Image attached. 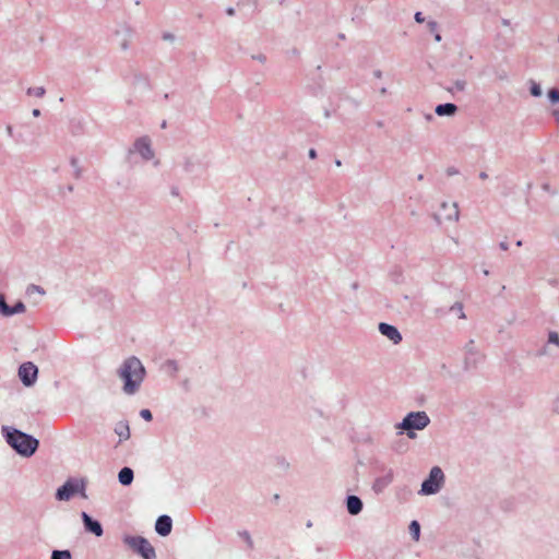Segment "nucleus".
<instances>
[{
    "mask_svg": "<svg viewBox=\"0 0 559 559\" xmlns=\"http://www.w3.org/2000/svg\"><path fill=\"white\" fill-rule=\"evenodd\" d=\"M448 204L445 202L442 203V207L445 209Z\"/></svg>",
    "mask_w": 559,
    "mask_h": 559,
    "instance_id": "nucleus-57",
    "label": "nucleus"
},
{
    "mask_svg": "<svg viewBox=\"0 0 559 559\" xmlns=\"http://www.w3.org/2000/svg\"><path fill=\"white\" fill-rule=\"evenodd\" d=\"M160 369L170 378H175L180 370V366L175 359H167L162 364Z\"/></svg>",
    "mask_w": 559,
    "mask_h": 559,
    "instance_id": "nucleus-13",
    "label": "nucleus"
},
{
    "mask_svg": "<svg viewBox=\"0 0 559 559\" xmlns=\"http://www.w3.org/2000/svg\"><path fill=\"white\" fill-rule=\"evenodd\" d=\"M7 132H8V134H9L10 136H12V135H13V128H12V126H8V127H7Z\"/></svg>",
    "mask_w": 559,
    "mask_h": 559,
    "instance_id": "nucleus-45",
    "label": "nucleus"
},
{
    "mask_svg": "<svg viewBox=\"0 0 559 559\" xmlns=\"http://www.w3.org/2000/svg\"><path fill=\"white\" fill-rule=\"evenodd\" d=\"M558 41H559V35H558Z\"/></svg>",
    "mask_w": 559,
    "mask_h": 559,
    "instance_id": "nucleus-60",
    "label": "nucleus"
},
{
    "mask_svg": "<svg viewBox=\"0 0 559 559\" xmlns=\"http://www.w3.org/2000/svg\"><path fill=\"white\" fill-rule=\"evenodd\" d=\"M83 524H100L98 521L94 520L86 512H82Z\"/></svg>",
    "mask_w": 559,
    "mask_h": 559,
    "instance_id": "nucleus-31",
    "label": "nucleus"
},
{
    "mask_svg": "<svg viewBox=\"0 0 559 559\" xmlns=\"http://www.w3.org/2000/svg\"><path fill=\"white\" fill-rule=\"evenodd\" d=\"M32 114H33L34 117H39L40 116V110L37 109V108L33 109Z\"/></svg>",
    "mask_w": 559,
    "mask_h": 559,
    "instance_id": "nucleus-44",
    "label": "nucleus"
},
{
    "mask_svg": "<svg viewBox=\"0 0 559 559\" xmlns=\"http://www.w3.org/2000/svg\"><path fill=\"white\" fill-rule=\"evenodd\" d=\"M346 508L349 514L356 515L362 510V501L358 496L349 495L346 498Z\"/></svg>",
    "mask_w": 559,
    "mask_h": 559,
    "instance_id": "nucleus-12",
    "label": "nucleus"
},
{
    "mask_svg": "<svg viewBox=\"0 0 559 559\" xmlns=\"http://www.w3.org/2000/svg\"><path fill=\"white\" fill-rule=\"evenodd\" d=\"M38 376V368L31 361L23 362L19 367V378L25 386H32Z\"/></svg>",
    "mask_w": 559,
    "mask_h": 559,
    "instance_id": "nucleus-9",
    "label": "nucleus"
},
{
    "mask_svg": "<svg viewBox=\"0 0 559 559\" xmlns=\"http://www.w3.org/2000/svg\"><path fill=\"white\" fill-rule=\"evenodd\" d=\"M51 559H71V554L68 550H55Z\"/></svg>",
    "mask_w": 559,
    "mask_h": 559,
    "instance_id": "nucleus-25",
    "label": "nucleus"
},
{
    "mask_svg": "<svg viewBox=\"0 0 559 559\" xmlns=\"http://www.w3.org/2000/svg\"><path fill=\"white\" fill-rule=\"evenodd\" d=\"M457 111V106L455 104H452V103H445V104H440L436 107L435 109V112L438 115V116H448V117H451L453 116L455 112Z\"/></svg>",
    "mask_w": 559,
    "mask_h": 559,
    "instance_id": "nucleus-14",
    "label": "nucleus"
},
{
    "mask_svg": "<svg viewBox=\"0 0 559 559\" xmlns=\"http://www.w3.org/2000/svg\"><path fill=\"white\" fill-rule=\"evenodd\" d=\"M502 23H503L504 25H509V21H508V20H503V21H502Z\"/></svg>",
    "mask_w": 559,
    "mask_h": 559,
    "instance_id": "nucleus-55",
    "label": "nucleus"
},
{
    "mask_svg": "<svg viewBox=\"0 0 559 559\" xmlns=\"http://www.w3.org/2000/svg\"><path fill=\"white\" fill-rule=\"evenodd\" d=\"M456 173H457V171H456L455 169H449V170H448V174H449V175H455Z\"/></svg>",
    "mask_w": 559,
    "mask_h": 559,
    "instance_id": "nucleus-50",
    "label": "nucleus"
},
{
    "mask_svg": "<svg viewBox=\"0 0 559 559\" xmlns=\"http://www.w3.org/2000/svg\"><path fill=\"white\" fill-rule=\"evenodd\" d=\"M479 178H480V179H483V180L487 179V178H488L487 173L481 171V173L479 174Z\"/></svg>",
    "mask_w": 559,
    "mask_h": 559,
    "instance_id": "nucleus-46",
    "label": "nucleus"
},
{
    "mask_svg": "<svg viewBox=\"0 0 559 559\" xmlns=\"http://www.w3.org/2000/svg\"><path fill=\"white\" fill-rule=\"evenodd\" d=\"M499 247H500L501 250H504V251L509 249V245H508L507 241H501L499 243Z\"/></svg>",
    "mask_w": 559,
    "mask_h": 559,
    "instance_id": "nucleus-40",
    "label": "nucleus"
},
{
    "mask_svg": "<svg viewBox=\"0 0 559 559\" xmlns=\"http://www.w3.org/2000/svg\"><path fill=\"white\" fill-rule=\"evenodd\" d=\"M1 432L7 443L22 456L29 457L38 449L39 441L19 429L2 426Z\"/></svg>",
    "mask_w": 559,
    "mask_h": 559,
    "instance_id": "nucleus-2",
    "label": "nucleus"
},
{
    "mask_svg": "<svg viewBox=\"0 0 559 559\" xmlns=\"http://www.w3.org/2000/svg\"><path fill=\"white\" fill-rule=\"evenodd\" d=\"M460 217L457 203H453L450 210V213L447 215V219L449 221H457Z\"/></svg>",
    "mask_w": 559,
    "mask_h": 559,
    "instance_id": "nucleus-23",
    "label": "nucleus"
},
{
    "mask_svg": "<svg viewBox=\"0 0 559 559\" xmlns=\"http://www.w3.org/2000/svg\"><path fill=\"white\" fill-rule=\"evenodd\" d=\"M140 416L146 421H150L153 418L152 412L147 408L142 409L140 412Z\"/></svg>",
    "mask_w": 559,
    "mask_h": 559,
    "instance_id": "nucleus-34",
    "label": "nucleus"
},
{
    "mask_svg": "<svg viewBox=\"0 0 559 559\" xmlns=\"http://www.w3.org/2000/svg\"><path fill=\"white\" fill-rule=\"evenodd\" d=\"M548 345H554L556 347H559V334H558V332H556V331H549L548 332L547 344L540 349L539 355H546L548 353L547 352V346Z\"/></svg>",
    "mask_w": 559,
    "mask_h": 559,
    "instance_id": "nucleus-19",
    "label": "nucleus"
},
{
    "mask_svg": "<svg viewBox=\"0 0 559 559\" xmlns=\"http://www.w3.org/2000/svg\"><path fill=\"white\" fill-rule=\"evenodd\" d=\"M70 164H71V166L74 169L75 178H80L82 170H81V168L79 166V159L76 157H72L71 160H70Z\"/></svg>",
    "mask_w": 559,
    "mask_h": 559,
    "instance_id": "nucleus-28",
    "label": "nucleus"
},
{
    "mask_svg": "<svg viewBox=\"0 0 559 559\" xmlns=\"http://www.w3.org/2000/svg\"><path fill=\"white\" fill-rule=\"evenodd\" d=\"M117 374L123 381L122 391L127 395H134L144 381L146 370L138 357L130 356L122 361Z\"/></svg>",
    "mask_w": 559,
    "mask_h": 559,
    "instance_id": "nucleus-1",
    "label": "nucleus"
},
{
    "mask_svg": "<svg viewBox=\"0 0 559 559\" xmlns=\"http://www.w3.org/2000/svg\"><path fill=\"white\" fill-rule=\"evenodd\" d=\"M35 288H36L39 293H44V290H43L39 286H35Z\"/></svg>",
    "mask_w": 559,
    "mask_h": 559,
    "instance_id": "nucleus-54",
    "label": "nucleus"
},
{
    "mask_svg": "<svg viewBox=\"0 0 559 559\" xmlns=\"http://www.w3.org/2000/svg\"><path fill=\"white\" fill-rule=\"evenodd\" d=\"M464 364L466 369L476 368L483 360L484 355L475 346L474 340H469L464 346Z\"/></svg>",
    "mask_w": 559,
    "mask_h": 559,
    "instance_id": "nucleus-8",
    "label": "nucleus"
},
{
    "mask_svg": "<svg viewBox=\"0 0 559 559\" xmlns=\"http://www.w3.org/2000/svg\"><path fill=\"white\" fill-rule=\"evenodd\" d=\"M551 115L554 116V118L556 119V121H558V122H559V107H558V108L552 109Z\"/></svg>",
    "mask_w": 559,
    "mask_h": 559,
    "instance_id": "nucleus-39",
    "label": "nucleus"
},
{
    "mask_svg": "<svg viewBox=\"0 0 559 559\" xmlns=\"http://www.w3.org/2000/svg\"><path fill=\"white\" fill-rule=\"evenodd\" d=\"M450 311L455 313L460 319L466 318L462 302H455L453 306L450 307Z\"/></svg>",
    "mask_w": 559,
    "mask_h": 559,
    "instance_id": "nucleus-21",
    "label": "nucleus"
},
{
    "mask_svg": "<svg viewBox=\"0 0 559 559\" xmlns=\"http://www.w3.org/2000/svg\"><path fill=\"white\" fill-rule=\"evenodd\" d=\"M309 157L314 159L317 157V151L314 148L309 150Z\"/></svg>",
    "mask_w": 559,
    "mask_h": 559,
    "instance_id": "nucleus-41",
    "label": "nucleus"
},
{
    "mask_svg": "<svg viewBox=\"0 0 559 559\" xmlns=\"http://www.w3.org/2000/svg\"><path fill=\"white\" fill-rule=\"evenodd\" d=\"M86 530L96 536L103 535V526H85Z\"/></svg>",
    "mask_w": 559,
    "mask_h": 559,
    "instance_id": "nucleus-33",
    "label": "nucleus"
},
{
    "mask_svg": "<svg viewBox=\"0 0 559 559\" xmlns=\"http://www.w3.org/2000/svg\"><path fill=\"white\" fill-rule=\"evenodd\" d=\"M116 36L118 37V44L121 50L126 51L130 48L131 39L133 36V32L129 27H122L120 31L116 32Z\"/></svg>",
    "mask_w": 559,
    "mask_h": 559,
    "instance_id": "nucleus-11",
    "label": "nucleus"
},
{
    "mask_svg": "<svg viewBox=\"0 0 559 559\" xmlns=\"http://www.w3.org/2000/svg\"><path fill=\"white\" fill-rule=\"evenodd\" d=\"M552 412L559 415V399H556L552 403Z\"/></svg>",
    "mask_w": 559,
    "mask_h": 559,
    "instance_id": "nucleus-38",
    "label": "nucleus"
},
{
    "mask_svg": "<svg viewBox=\"0 0 559 559\" xmlns=\"http://www.w3.org/2000/svg\"><path fill=\"white\" fill-rule=\"evenodd\" d=\"M84 490V484L78 479L70 478L61 487L57 489L56 499L59 501H68L75 493Z\"/></svg>",
    "mask_w": 559,
    "mask_h": 559,
    "instance_id": "nucleus-6",
    "label": "nucleus"
},
{
    "mask_svg": "<svg viewBox=\"0 0 559 559\" xmlns=\"http://www.w3.org/2000/svg\"><path fill=\"white\" fill-rule=\"evenodd\" d=\"M409 524H412V525H417V524H419V523H418L416 520H413V521H411V523H409Z\"/></svg>",
    "mask_w": 559,
    "mask_h": 559,
    "instance_id": "nucleus-52",
    "label": "nucleus"
},
{
    "mask_svg": "<svg viewBox=\"0 0 559 559\" xmlns=\"http://www.w3.org/2000/svg\"><path fill=\"white\" fill-rule=\"evenodd\" d=\"M134 478L133 469L130 467H122L118 473V480L123 486H129L132 484Z\"/></svg>",
    "mask_w": 559,
    "mask_h": 559,
    "instance_id": "nucleus-15",
    "label": "nucleus"
},
{
    "mask_svg": "<svg viewBox=\"0 0 559 559\" xmlns=\"http://www.w3.org/2000/svg\"><path fill=\"white\" fill-rule=\"evenodd\" d=\"M374 76L380 79L382 76V72L380 70L374 71Z\"/></svg>",
    "mask_w": 559,
    "mask_h": 559,
    "instance_id": "nucleus-48",
    "label": "nucleus"
},
{
    "mask_svg": "<svg viewBox=\"0 0 559 559\" xmlns=\"http://www.w3.org/2000/svg\"><path fill=\"white\" fill-rule=\"evenodd\" d=\"M129 153H138L144 160H151L154 158L155 153L152 148V141L147 135L138 138Z\"/></svg>",
    "mask_w": 559,
    "mask_h": 559,
    "instance_id": "nucleus-7",
    "label": "nucleus"
},
{
    "mask_svg": "<svg viewBox=\"0 0 559 559\" xmlns=\"http://www.w3.org/2000/svg\"><path fill=\"white\" fill-rule=\"evenodd\" d=\"M252 59H254L261 63H264L266 61V57L263 53L253 55Z\"/></svg>",
    "mask_w": 559,
    "mask_h": 559,
    "instance_id": "nucleus-36",
    "label": "nucleus"
},
{
    "mask_svg": "<svg viewBox=\"0 0 559 559\" xmlns=\"http://www.w3.org/2000/svg\"><path fill=\"white\" fill-rule=\"evenodd\" d=\"M171 194H173V195H178V194H179V192H178V188H176V187H175V188H173V189H171Z\"/></svg>",
    "mask_w": 559,
    "mask_h": 559,
    "instance_id": "nucleus-49",
    "label": "nucleus"
},
{
    "mask_svg": "<svg viewBox=\"0 0 559 559\" xmlns=\"http://www.w3.org/2000/svg\"><path fill=\"white\" fill-rule=\"evenodd\" d=\"M433 37H435V40L438 41V43L441 41V39H442V37H441L439 32L435 33Z\"/></svg>",
    "mask_w": 559,
    "mask_h": 559,
    "instance_id": "nucleus-43",
    "label": "nucleus"
},
{
    "mask_svg": "<svg viewBox=\"0 0 559 559\" xmlns=\"http://www.w3.org/2000/svg\"><path fill=\"white\" fill-rule=\"evenodd\" d=\"M280 464H281L283 467H287V466H288V463H287L284 459H281V460H280Z\"/></svg>",
    "mask_w": 559,
    "mask_h": 559,
    "instance_id": "nucleus-47",
    "label": "nucleus"
},
{
    "mask_svg": "<svg viewBox=\"0 0 559 559\" xmlns=\"http://www.w3.org/2000/svg\"><path fill=\"white\" fill-rule=\"evenodd\" d=\"M379 332L388 337L393 344H399L402 341V334L400 331L392 324L381 322L379 324Z\"/></svg>",
    "mask_w": 559,
    "mask_h": 559,
    "instance_id": "nucleus-10",
    "label": "nucleus"
},
{
    "mask_svg": "<svg viewBox=\"0 0 559 559\" xmlns=\"http://www.w3.org/2000/svg\"><path fill=\"white\" fill-rule=\"evenodd\" d=\"M381 93L385 94L386 93V88L385 87L381 88Z\"/></svg>",
    "mask_w": 559,
    "mask_h": 559,
    "instance_id": "nucleus-56",
    "label": "nucleus"
},
{
    "mask_svg": "<svg viewBox=\"0 0 559 559\" xmlns=\"http://www.w3.org/2000/svg\"><path fill=\"white\" fill-rule=\"evenodd\" d=\"M423 178H424V176H423V175H419V176H418V180H421Z\"/></svg>",
    "mask_w": 559,
    "mask_h": 559,
    "instance_id": "nucleus-59",
    "label": "nucleus"
},
{
    "mask_svg": "<svg viewBox=\"0 0 559 559\" xmlns=\"http://www.w3.org/2000/svg\"><path fill=\"white\" fill-rule=\"evenodd\" d=\"M173 526H155L160 536H167L171 532Z\"/></svg>",
    "mask_w": 559,
    "mask_h": 559,
    "instance_id": "nucleus-32",
    "label": "nucleus"
},
{
    "mask_svg": "<svg viewBox=\"0 0 559 559\" xmlns=\"http://www.w3.org/2000/svg\"><path fill=\"white\" fill-rule=\"evenodd\" d=\"M124 542L144 559H154L156 557L153 546L143 537H126Z\"/></svg>",
    "mask_w": 559,
    "mask_h": 559,
    "instance_id": "nucleus-5",
    "label": "nucleus"
},
{
    "mask_svg": "<svg viewBox=\"0 0 559 559\" xmlns=\"http://www.w3.org/2000/svg\"><path fill=\"white\" fill-rule=\"evenodd\" d=\"M226 13L230 16L235 15V9L234 8H227Z\"/></svg>",
    "mask_w": 559,
    "mask_h": 559,
    "instance_id": "nucleus-42",
    "label": "nucleus"
},
{
    "mask_svg": "<svg viewBox=\"0 0 559 559\" xmlns=\"http://www.w3.org/2000/svg\"><path fill=\"white\" fill-rule=\"evenodd\" d=\"M26 93L29 96L43 97L46 93V90L43 86L28 87Z\"/></svg>",
    "mask_w": 559,
    "mask_h": 559,
    "instance_id": "nucleus-22",
    "label": "nucleus"
},
{
    "mask_svg": "<svg viewBox=\"0 0 559 559\" xmlns=\"http://www.w3.org/2000/svg\"><path fill=\"white\" fill-rule=\"evenodd\" d=\"M548 99L551 104H558L559 103V90L557 88H550L547 93Z\"/></svg>",
    "mask_w": 559,
    "mask_h": 559,
    "instance_id": "nucleus-26",
    "label": "nucleus"
},
{
    "mask_svg": "<svg viewBox=\"0 0 559 559\" xmlns=\"http://www.w3.org/2000/svg\"><path fill=\"white\" fill-rule=\"evenodd\" d=\"M530 92L531 94L534 96V97H539L542 96V87L538 83H536L535 81H531V87H530Z\"/></svg>",
    "mask_w": 559,
    "mask_h": 559,
    "instance_id": "nucleus-27",
    "label": "nucleus"
},
{
    "mask_svg": "<svg viewBox=\"0 0 559 559\" xmlns=\"http://www.w3.org/2000/svg\"><path fill=\"white\" fill-rule=\"evenodd\" d=\"M200 165H201L200 159L197 156H194V155L185 156L183 164H182L185 171L193 173V171H195L197 167H199Z\"/></svg>",
    "mask_w": 559,
    "mask_h": 559,
    "instance_id": "nucleus-17",
    "label": "nucleus"
},
{
    "mask_svg": "<svg viewBox=\"0 0 559 559\" xmlns=\"http://www.w3.org/2000/svg\"><path fill=\"white\" fill-rule=\"evenodd\" d=\"M9 305L5 301L4 295L0 293V314L3 317H8Z\"/></svg>",
    "mask_w": 559,
    "mask_h": 559,
    "instance_id": "nucleus-24",
    "label": "nucleus"
},
{
    "mask_svg": "<svg viewBox=\"0 0 559 559\" xmlns=\"http://www.w3.org/2000/svg\"><path fill=\"white\" fill-rule=\"evenodd\" d=\"M427 27L432 34L438 32V23L436 21H428Z\"/></svg>",
    "mask_w": 559,
    "mask_h": 559,
    "instance_id": "nucleus-35",
    "label": "nucleus"
},
{
    "mask_svg": "<svg viewBox=\"0 0 559 559\" xmlns=\"http://www.w3.org/2000/svg\"><path fill=\"white\" fill-rule=\"evenodd\" d=\"M115 433L118 435L120 441L128 440L130 438V427L128 421L121 420L115 426Z\"/></svg>",
    "mask_w": 559,
    "mask_h": 559,
    "instance_id": "nucleus-16",
    "label": "nucleus"
},
{
    "mask_svg": "<svg viewBox=\"0 0 559 559\" xmlns=\"http://www.w3.org/2000/svg\"><path fill=\"white\" fill-rule=\"evenodd\" d=\"M445 483V475L441 467L433 466L427 478L421 483L419 493L423 496H432L438 493Z\"/></svg>",
    "mask_w": 559,
    "mask_h": 559,
    "instance_id": "nucleus-4",
    "label": "nucleus"
},
{
    "mask_svg": "<svg viewBox=\"0 0 559 559\" xmlns=\"http://www.w3.org/2000/svg\"><path fill=\"white\" fill-rule=\"evenodd\" d=\"M426 118H427V120H431L433 118V116L429 114L426 116Z\"/></svg>",
    "mask_w": 559,
    "mask_h": 559,
    "instance_id": "nucleus-53",
    "label": "nucleus"
},
{
    "mask_svg": "<svg viewBox=\"0 0 559 559\" xmlns=\"http://www.w3.org/2000/svg\"><path fill=\"white\" fill-rule=\"evenodd\" d=\"M155 524H173V520L169 515L163 514L156 519Z\"/></svg>",
    "mask_w": 559,
    "mask_h": 559,
    "instance_id": "nucleus-29",
    "label": "nucleus"
},
{
    "mask_svg": "<svg viewBox=\"0 0 559 559\" xmlns=\"http://www.w3.org/2000/svg\"><path fill=\"white\" fill-rule=\"evenodd\" d=\"M518 247H521L523 245L522 240H518L515 243Z\"/></svg>",
    "mask_w": 559,
    "mask_h": 559,
    "instance_id": "nucleus-51",
    "label": "nucleus"
},
{
    "mask_svg": "<svg viewBox=\"0 0 559 559\" xmlns=\"http://www.w3.org/2000/svg\"><path fill=\"white\" fill-rule=\"evenodd\" d=\"M409 534L412 538L417 542L420 536V526H409Z\"/></svg>",
    "mask_w": 559,
    "mask_h": 559,
    "instance_id": "nucleus-30",
    "label": "nucleus"
},
{
    "mask_svg": "<svg viewBox=\"0 0 559 559\" xmlns=\"http://www.w3.org/2000/svg\"><path fill=\"white\" fill-rule=\"evenodd\" d=\"M430 424V418L426 412H411L408 413L401 423L396 425V428L401 432H406L409 439L416 438L415 430H423Z\"/></svg>",
    "mask_w": 559,
    "mask_h": 559,
    "instance_id": "nucleus-3",
    "label": "nucleus"
},
{
    "mask_svg": "<svg viewBox=\"0 0 559 559\" xmlns=\"http://www.w3.org/2000/svg\"><path fill=\"white\" fill-rule=\"evenodd\" d=\"M466 86H467L466 80L457 79V80L453 81L450 86L445 87V90L454 95L456 93L464 92L466 90Z\"/></svg>",
    "mask_w": 559,
    "mask_h": 559,
    "instance_id": "nucleus-18",
    "label": "nucleus"
},
{
    "mask_svg": "<svg viewBox=\"0 0 559 559\" xmlns=\"http://www.w3.org/2000/svg\"><path fill=\"white\" fill-rule=\"evenodd\" d=\"M414 19L417 23H424L425 22V17L423 15L421 12H416L415 15H414Z\"/></svg>",
    "mask_w": 559,
    "mask_h": 559,
    "instance_id": "nucleus-37",
    "label": "nucleus"
},
{
    "mask_svg": "<svg viewBox=\"0 0 559 559\" xmlns=\"http://www.w3.org/2000/svg\"><path fill=\"white\" fill-rule=\"evenodd\" d=\"M165 127H166V121H164V122L162 123V128H165Z\"/></svg>",
    "mask_w": 559,
    "mask_h": 559,
    "instance_id": "nucleus-58",
    "label": "nucleus"
},
{
    "mask_svg": "<svg viewBox=\"0 0 559 559\" xmlns=\"http://www.w3.org/2000/svg\"><path fill=\"white\" fill-rule=\"evenodd\" d=\"M25 311V305L22 301H17L14 306L9 307L8 317H12L14 314L23 313Z\"/></svg>",
    "mask_w": 559,
    "mask_h": 559,
    "instance_id": "nucleus-20",
    "label": "nucleus"
}]
</instances>
